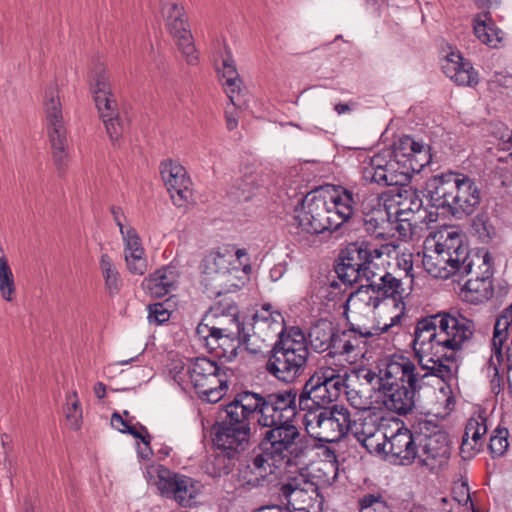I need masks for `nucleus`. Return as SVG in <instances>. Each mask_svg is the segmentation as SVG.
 Returning <instances> with one entry per match:
<instances>
[{
    "mask_svg": "<svg viewBox=\"0 0 512 512\" xmlns=\"http://www.w3.org/2000/svg\"><path fill=\"white\" fill-rule=\"evenodd\" d=\"M395 229L399 232V234L403 237L412 235V226H408L406 222H397Z\"/></svg>",
    "mask_w": 512,
    "mask_h": 512,
    "instance_id": "64",
    "label": "nucleus"
},
{
    "mask_svg": "<svg viewBox=\"0 0 512 512\" xmlns=\"http://www.w3.org/2000/svg\"><path fill=\"white\" fill-rule=\"evenodd\" d=\"M318 382L314 375L305 382L300 393L293 387L277 391L243 389L221 405L218 419L212 426V440L222 452L215 457L218 463L237 459L250 444L252 420L260 415V423L295 426L285 413L295 416L298 410L317 413L320 404Z\"/></svg>",
    "mask_w": 512,
    "mask_h": 512,
    "instance_id": "1",
    "label": "nucleus"
},
{
    "mask_svg": "<svg viewBox=\"0 0 512 512\" xmlns=\"http://www.w3.org/2000/svg\"><path fill=\"white\" fill-rule=\"evenodd\" d=\"M396 190L397 192L393 196V201L398 207H401V211L411 210L418 214L421 213L423 201L417 190H414L411 187H399Z\"/></svg>",
    "mask_w": 512,
    "mask_h": 512,
    "instance_id": "41",
    "label": "nucleus"
},
{
    "mask_svg": "<svg viewBox=\"0 0 512 512\" xmlns=\"http://www.w3.org/2000/svg\"><path fill=\"white\" fill-rule=\"evenodd\" d=\"M226 125L229 130H233L238 125L237 115L233 111L226 110Z\"/></svg>",
    "mask_w": 512,
    "mask_h": 512,
    "instance_id": "63",
    "label": "nucleus"
},
{
    "mask_svg": "<svg viewBox=\"0 0 512 512\" xmlns=\"http://www.w3.org/2000/svg\"><path fill=\"white\" fill-rule=\"evenodd\" d=\"M178 274L174 267L167 266L155 271L143 282L152 297L161 298L170 293L177 284Z\"/></svg>",
    "mask_w": 512,
    "mask_h": 512,
    "instance_id": "32",
    "label": "nucleus"
},
{
    "mask_svg": "<svg viewBox=\"0 0 512 512\" xmlns=\"http://www.w3.org/2000/svg\"><path fill=\"white\" fill-rule=\"evenodd\" d=\"M308 358L272 348L266 362V371L278 381L291 384L302 376Z\"/></svg>",
    "mask_w": 512,
    "mask_h": 512,
    "instance_id": "20",
    "label": "nucleus"
},
{
    "mask_svg": "<svg viewBox=\"0 0 512 512\" xmlns=\"http://www.w3.org/2000/svg\"><path fill=\"white\" fill-rule=\"evenodd\" d=\"M418 443L419 466L435 472L448 463L449 437L438 424L427 420L418 422Z\"/></svg>",
    "mask_w": 512,
    "mask_h": 512,
    "instance_id": "11",
    "label": "nucleus"
},
{
    "mask_svg": "<svg viewBox=\"0 0 512 512\" xmlns=\"http://www.w3.org/2000/svg\"><path fill=\"white\" fill-rule=\"evenodd\" d=\"M327 198L318 191L308 192L295 208L299 227L309 234L337 231L356 210L360 196L352 189L339 187Z\"/></svg>",
    "mask_w": 512,
    "mask_h": 512,
    "instance_id": "4",
    "label": "nucleus"
},
{
    "mask_svg": "<svg viewBox=\"0 0 512 512\" xmlns=\"http://www.w3.org/2000/svg\"><path fill=\"white\" fill-rule=\"evenodd\" d=\"M347 399L350 402V404L358 409V410H367L368 403L367 400L364 399L362 396L359 395L358 391L354 389L346 390Z\"/></svg>",
    "mask_w": 512,
    "mask_h": 512,
    "instance_id": "56",
    "label": "nucleus"
},
{
    "mask_svg": "<svg viewBox=\"0 0 512 512\" xmlns=\"http://www.w3.org/2000/svg\"><path fill=\"white\" fill-rule=\"evenodd\" d=\"M376 257L368 259L367 264L363 265L360 269V281L365 280L367 284H373L378 281V278L382 275L381 269L374 263Z\"/></svg>",
    "mask_w": 512,
    "mask_h": 512,
    "instance_id": "51",
    "label": "nucleus"
},
{
    "mask_svg": "<svg viewBox=\"0 0 512 512\" xmlns=\"http://www.w3.org/2000/svg\"><path fill=\"white\" fill-rule=\"evenodd\" d=\"M335 272L338 278L345 284L352 285L360 282V269H357V267L353 266L351 263L348 264L339 260L335 266Z\"/></svg>",
    "mask_w": 512,
    "mask_h": 512,
    "instance_id": "47",
    "label": "nucleus"
},
{
    "mask_svg": "<svg viewBox=\"0 0 512 512\" xmlns=\"http://www.w3.org/2000/svg\"><path fill=\"white\" fill-rule=\"evenodd\" d=\"M64 411L71 428L75 430L79 429L82 419V409L76 392L67 396V403Z\"/></svg>",
    "mask_w": 512,
    "mask_h": 512,
    "instance_id": "46",
    "label": "nucleus"
},
{
    "mask_svg": "<svg viewBox=\"0 0 512 512\" xmlns=\"http://www.w3.org/2000/svg\"><path fill=\"white\" fill-rule=\"evenodd\" d=\"M473 30L478 40L491 48L500 47L505 39V32L495 24L488 9L473 17Z\"/></svg>",
    "mask_w": 512,
    "mask_h": 512,
    "instance_id": "30",
    "label": "nucleus"
},
{
    "mask_svg": "<svg viewBox=\"0 0 512 512\" xmlns=\"http://www.w3.org/2000/svg\"><path fill=\"white\" fill-rule=\"evenodd\" d=\"M374 436L364 440L366 448L373 447L377 453H384L385 456L396 464L410 465L417 462L418 455V425L414 427V431L407 428H400L390 437L381 435V442H377L375 446L371 443Z\"/></svg>",
    "mask_w": 512,
    "mask_h": 512,
    "instance_id": "13",
    "label": "nucleus"
},
{
    "mask_svg": "<svg viewBox=\"0 0 512 512\" xmlns=\"http://www.w3.org/2000/svg\"><path fill=\"white\" fill-rule=\"evenodd\" d=\"M499 146L504 151H511L510 156L512 157V133H507L501 137Z\"/></svg>",
    "mask_w": 512,
    "mask_h": 512,
    "instance_id": "62",
    "label": "nucleus"
},
{
    "mask_svg": "<svg viewBox=\"0 0 512 512\" xmlns=\"http://www.w3.org/2000/svg\"><path fill=\"white\" fill-rule=\"evenodd\" d=\"M473 1L479 9H484V10H487V9L490 10L492 8H497L501 4V0H473Z\"/></svg>",
    "mask_w": 512,
    "mask_h": 512,
    "instance_id": "60",
    "label": "nucleus"
},
{
    "mask_svg": "<svg viewBox=\"0 0 512 512\" xmlns=\"http://www.w3.org/2000/svg\"><path fill=\"white\" fill-rule=\"evenodd\" d=\"M367 290L375 296H370L369 305L377 308L380 302L386 298H392L396 302L397 297L401 298L404 292L401 279L395 277L392 273L384 271L377 282L366 285Z\"/></svg>",
    "mask_w": 512,
    "mask_h": 512,
    "instance_id": "31",
    "label": "nucleus"
},
{
    "mask_svg": "<svg viewBox=\"0 0 512 512\" xmlns=\"http://www.w3.org/2000/svg\"><path fill=\"white\" fill-rule=\"evenodd\" d=\"M363 226L365 231L377 239L387 240L393 234L389 230L390 212L378 202V207L372 208L363 214Z\"/></svg>",
    "mask_w": 512,
    "mask_h": 512,
    "instance_id": "34",
    "label": "nucleus"
},
{
    "mask_svg": "<svg viewBox=\"0 0 512 512\" xmlns=\"http://www.w3.org/2000/svg\"><path fill=\"white\" fill-rule=\"evenodd\" d=\"M426 192L433 207L456 218L472 214L480 204V191L474 180L452 171L430 178Z\"/></svg>",
    "mask_w": 512,
    "mask_h": 512,
    "instance_id": "6",
    "label": "nucleus"
},
{
    "mask_svg": "<svg viewBox=\"0 0 512 512\" xmlns=\"http://www.w3.org/2000/svg\"><path fill=\"white\" fill-rule=\"evenodd\" d=\"M220 366L221 365L217 362L206 357L195 358L188 366L187 370L195 390L203 388L204 382L208 380L211 375L219 371Z\"/></svg>",
    "mask_w": 512,
    "mask_h": 512,
    "instance_id": "36",
    "label": "nucleus"
},
{
    "mask_svg": "<svg viewBox=\"0 0 512 512\" xmlns=\"http://www.w3.org/2000/svg\"><path fill=\"white\" fill-rule=\"evenodd\" d=\"M196 335L208 350L215 351L219 359L231 362L237 357L240 345L228 335L213 331L203 319L196 327Z\"/></svg>",
    "mask_w": 512,
    "mask_h": 512,
    "instance_id": "22",
    "label": "nucleus"
},
{
    "mask_svg": "<svg viewBox=\"0 0 512 512\" xmlns=\"http://www.w3.org/2000/svg\"><path fill=\"white\" fill-rule=\"evenodd\" d=\"M434 248H426L422 264L434 278L468 277L462 291L467 301L477 304L493 296L492 269L488 253H470L463 235L455 229H445L435 237Z\"/></svg>",
    "mask_w": 512,
    "mask_h": 512,
    "instance_id": "2",
    "label": "nucleus"
},
{
    "mask_svg": "<svg viewBox=\"0 0 512 512\" xmlns=\"http://www.w3.org/2000/svg\"><path fill=\"white\" fill-rule=\"evenodd\" d=\"M454 497L459 504L466 505L470 501L469 487L466 482H461L453 488Z\"/></svg>",
    "mask_w": 512,
    "mask_h": 512,
    "instance_id": "55",
    "label": "nucleus"
},
{
    "mask_svg": "<svg viewBox=\"0 0 512 512\" xmlns=\"http://www.w3.org/2000/svg\"><path fill=\"white\" fill-rule=\"evenodd\" d=\"M202 319L207 322V325L210 324L213 331L224 333L235 340L238 345H242L244 322H239L235 313L225 314L220 307H213L204 314Z\"/></svg>",
    "mask_w": 512,
    "mask_h": 512,
    "instance_id": "27",
    "label": "nucleus"
},
{
    "mask_svg": "<svg viewBox=\"0 0 512 512\" xmlns=\"http://www.w3.org/2000/svg\"><path fill=\"white\" fill-rule=\"evenodd\" d=\"M371 255L370 243L356 242L350 244L340 253L339 260L348 264L351 263L353 266L357 267V269H361L363 265L367 264L368 259L371 258Z\"/></svg>",
    "mask_w": 512,
    "mask_h": 512,
    "instance_id": "39",
    "label": "nucleus"
},
{
    "mask_svg": "<svg viewBox=\"0 0 512 512\" xmlns=\"http://www.w3.org/2000/svg\"><path fill=\"white\" fill-rule=\"evenodd\" d=\"M160 173L173 203L179 207L188 203L192 192L185 168L178 163L167 161L161 164Z\"/></svg>",
    "mask_w": 512,
    "mask_h": 512,
    "instance_id": "21",
    "label": "nucleus"
},
{
    "mask_svg": "<svg viewBox=\"0 0 512 512\" xmlns=\"http://www.w3.org/2000/svg\"><path fill=\"white\" fill-rule=\"evenodd\" d=\"M230 375H232L231 369L220 366L219 371L211 375L209 379L204 382L203 388L197 389L196 392L203 401L217 403L225 396L228 390V379Z\"/></svg>",
    "mask_w": 512,
    "mask_h": 512,
    "instance_id": "33",
    "label": "nucleus"
},
{
    "mask_svg": "<svg viewBox=\"0 0 512 512\" xmlns=\"http://www.w3.org/2000/svg\"><path fill=\"white\" fill-rule=\"evenodd\" d=\"M89 78L95 105L104 122L110 140L115 144L127 130L128 120L117 109L116 99L112 92L110 77L106 67L102 64L96 65Z\"/></svg>",
    "mask_w": 512,
    "mask_h": 512,
    "instance_id": "8",
    "label": "nucleus"
},
{
    "mask_svg": "<svg viewBox=\"0 0 512 512\" xmlns=\"http://www.w3.org/2000/svg\"><path fill=\"white\" fill-rule=\"evenodd\" d=\"M16 292L13 272L0 275V294L6 301H12Z\"/></svg>",
    "mask_w": 512,
    "mask_h": 512,
    "instance_id": "52",
    "label": "nucleus"
},
{
    "mask_svg": "<svg viewBox=\"0 0 512 512\" xmlns=\"http://www.w3.org/2000/svg\"><path fill=\"white\" fill-rule=\"evenodd\" d=\"M318 382L320 404L325 407L327 404L337 401L344 388L348 389L345 379L335 369L324 367L314 372Z\"/></svg>",
    "mask_w": 512,
    "mask_h": 512,
    "instance_id": "24",
    "label": "nucleus"
},
{
    "mask_svg": "<svg viewBox=\"0 0 512 512\" xmlns=\"http://www.w3.org/2000/svg\"><path fill=\"white\" fill-rule=\"evenodd\" d=\"M398 248L397 244L394 243H386L381 245L379 248L374 247L370 244V252L371 257H376L377 259L381 258L383 255L391 256V254L395 253Z\"/></svg>",
    "mask_w": 512,
    "mask_h": 512,
    "instance_id": "57",
    "label": "nucleus"
},
{
    "mask_svg": "<svg viewBox=\"0 0 512 512\" xmlns=\"http://www.w3.org/2000/svg\"><path fill=\"white\" fill-rule=\"evenodd\" d=\"M272 348L279 349L283 352H290L305 358L309 357L306 336L298 327H291L287 335L282 332Z\"/></svg>",
    "mask_w": 512,
    "mask_h": 512,
    "instance_id": "35",
    "label": "nucleus"
},
{
    "mask_svg": "<svg viewBox=\"0 0 512 512\" xmlns=\"http://www.w3.org/2000/svg\"><path fill=\"white\" fill-rule=\"evenodd\" d=\"M148 320L151 324L160 325L170 319L171 313L165 308L163 303H155L148 307Z\"/></svg>",
    "mask_w": 512,
    "mask_h": 512,
    "instance_id": "50",
    "label": "nucleus"
},
{
    "mask_svg": "<svg viewBox=\"0 0 512 512\" xmlns=\"http://www.w3.org/2000/svg\"><path fill=\"white\" fill-rule=\"evenodd\" d=\"M124 431L125 433L140 439L144 445H148L151 441V436L147 428L141 424H138L137 426L130 424V426L127 429H124Z\"/></svg>",
    "mask_w": 512,
    "mask_h": 512,
    "instance_id": "54",
    "label": "nucleus"
},
{
    "mask_svg": "<svg viewBox=\"0 0 512 512\" xmlns=\"http://www.w3.org/2000/svg\"><path fill=\"white\" fill-rule=\"evenodd\" d=\"M383 369L387 382L382 386V402L387 410L406 415L415 406L416 394L422 389L427 374L417 369L414 363L403 355H391Z\"/></svg>",
    "mask_w": 512,
    "mask_h": 512,
    "instance_id": "5",
    "label": "nucleus"
},
{
    "mask_svg": "<svg viewBox=\"0 0 512 512\" xmlns=\"http://www.w3.org/2000/svg\"><path fill=\"white\" fill-rule=\"evenodd\" d=\"M509 431L507 428L497 427L491 437L489 442V450L493 457H500L504 455L509 446L508 443Z\"/></svg>",
    "mask_w": 512,
    "mask_h": 512,
    "instance_id": "45",
    "label": "nucleus"
},
{
    "mask_svg": "<svg viewBox=\"0 0 512 512\" xmlns=\"http://www.w3.org/2000/svg\"><path fill=\"white\" fill-rule=\"evenodd\" d=\"M442 70L457 85L474 86L478 83V74L472 64L457 52H451L446 56Z\"/></svg>",
    "mask_w": 512,
    "mask_h": 512,
    "instance_id": "25",
    "label": "nucleus"
},
{
    "mask_svg": "<svg viewBox=\"0 0 512 512\" xmlns=\"http://www.w3.org/2000/svg\"><path fill=\"white\" fill-rule=\"evenodd\" d=\"M121 235L125 245V261L129 272L143 275L147 269V261L144 257V248L137 231L132 226H128L125 231L121 232Z\"/></svg>",
    "mask_w": 512,
    "mask_h": 512,
    "instance_id": "28",
    "label": "nucleus"
},
{
    "mask_svg": "<svg viewBox=\"0 0 512 512\" xmlns=\"http://www.w3.org/2000/svg\"><path fill=\"white\" fill-rule=\"evenodd\" d=\"M351 415L344 406L322 407L317 413H306L305 428L321 442L334 443L345 437L351 428Z\"/></svg>",
    "mask_w": 512,
    "mask_h": 512,
    "instance_id": "12",
    "label": "nucleus"
},
{
    "mask_svg": "<svg viewBox=\"0 0 512 512\" xmlns=\"http://www.w3.org/2000/svg\"><path fill=\"white\" fill-rule=\"evenodd\" d=\"M486 433V418L478 416L468 420L460 446V455L463 460H470L480 452L483 447V437Z\"/></svg>",
    "mask_w": 512,
    "mask_h": 512,
    "instance_id": "29",
    "label": "nucleus"
},
{
    "mask_svg": "<svg viewBox=\"0 0 512 512\" xmlns=\"http://www.w3.org/2000/svg\"><path fill=\"white\" fill-rule=\"evenodd\" d=\"M284 317L272 310L270 304H264L253 315L250 322L242 327V345L251 354H260L266 347V342L278 338L285 330Z\"/></svg>",
    "mask_w": 512,
    "mask_h": 512,
    "instance_id": "9",
    "label": "nucleus"
},
{
    "mask_svg": "<svg viewBox=\"0 0 512 512\" xmlns=\"http://www.w3.org/2000/svg\"><path fill=\"white\" fill-rule=\"evenodd\" d=\"M111 425L120 432L125 433L124 429H127L130 426V423L127 420H124L119 413L114 412L111 416Z\"/></svg>",
    "mask_w": 512,
    "mask_h": 512,
    "instance_id": "59",
    "label": "nucleus"
},
{
    "mask_svg": "<svg viewBox=\"0 0 512 512\" xmlns=\"http://www.w3.org/2000/svg\"><path fill=\"white\" fill-rule=\"evenodd\" d=\"M388 358L389 357L385 358L382 361L381 368L379 369V374L372 371L371 369L363 368L358 371V377L364 379L370 385H374V383L377 384L378 390L381 392L382 386L385 385V382H387V378L384 375L383 369L385 368V361Z\"/></svg>",
    "mask_w": 512,
    "mask_h": 512,
    "instance_id": "49",
    "label": "nucleus"
},
{
    "mask_svg": "<svg viewBox=\"0 0 512 512\" xmlns=\"http://www.w3.org/2000/svg\"><path fill=\"white\" fill-rule=\"evenodd\" d=\"M163 14L166 18L169 33L175 40L186 62L189 65L197 64L199 58L183 7L174 2L165 4Z\"/></svg>",
    "mask_w": 512,
    "mask_h": 512,
    "instance_id": "18",
    "label": "nucleus"
},
{
    "mask_svg": "<svg viewBox=\"0 0 512 512\" xmlns=\"http://www.w3.org/2000/svg\"><path fill=\"white\" fill-rule=\"evenodd\" d=\"M110 211H111V214H112L114 222L116 223V225L119 228L120 233L122 231H125V229H127L128 226H125L123 224V222H122V219H125V216H124V213H123L122 209L120 207H117V206H112L110 208Z\"/></svg>",
    "mask_w": 512,
    "mask_h": 512,
    "instance_id": "58",
    "label": "nucleus"
},
{
    "mask_svg": "<svg viewBox=\"0 0 512 512\" xmlns=\"http://www.w3.org/2000/svg\"><path fill=\"white\" fill-rule=\"evenodd\" d=\"M11 271H12V269L9 265V262L4 253V250L2 249V247H0V275H4Z\"/></svg>",
    "mask_w": 512,
    "mask_h": 512,
    "instance_id": "61",
    "label": "nucleus"
},
{
    "mask_svg": "<svg viewBox=\"0 0 512 512\" xmlns=\"http://www.w3.org/2000/svg\"><path fill=\"white\" fill-rule=\"evenodd\" d=\"M232 256L218 251L209 252L201 261L202 283L206 289L215 295H222L237 287L233 282L231 268Z\"/></svg>",
    "mask_w": 512,
    "mask_h": 512,
    "instance_id": "17",
    "label": "nucleus"
},
{
    "mask_svg": "<svg viewBox=\"0 0 512 512\" xmlns=\"http://www.w3.org/2000/svg\"><path fill=\"white\" fill-rule=\"evenodd\" d=\"M437 318L438 339L442 345L444 353L454 355L462 350L464 344L470 340L475 332V324L461 313L438 312L434 314Z\"/></svg>",
    "mask_w": 512,
    "mask_h": 512,
    "instance_id": "15",
    "label": "nucleus"
},
{
    "mask_svg": "<svg viewBox=\"0 0 512 512\" xmlns=\"http://www.w3.org/2000/svg\"><path fill=\"white\" fill-rule=\"evenodd\" d=\"M257 425L262 429L259 440L260 453L251 458L243 472L246 483L253 487L261 485L276 468L291 464L293 460L305 456L306 448L300 442L297 426H272L260 423V415H255Z\"/></svg>",
    "mask_w": 512,
    "mask_h": 512,
    "instance_id": "3",
    "label": "nucleus"
},
{
    "mask_svg": "<svg viewBox=\"0 0 512 512\" xmlns=\"http://www.w3.org/2000/svg\"><path fill=\"white\" fill-rule=\"evenodd\" d=\"M99 264L105 281V288L110 295L117 294L121 290L123 281L112 259L109 255L102 254Z\"/></svg>",
    "mask_w": 512,
    "mask_h": 512,
    "instance_id": "38",
    "label": "nucleus"
},
{
    "mask_svg": "<svg viewBox=\"0 0 512 512\" xmlns=\"http://www.w3.org/2000/svg\"><path fill=\"white\" fill-rule=\"evenodd\" d=\"M359 512H392L381 493L365 494L358 500Z\"/></svg>",
    "mask_w": 512,
    "mask_h": 512,
    "instance_id": "44",
    "label": "nucleus"
},
{
    "mask_svg": "<svg viewBox=\"0 0 512 512\" xmlns=\"http://www.w3.org/2000/svg\"><path fill=\"white\" fill-rule=\"evenodd\" d=\"M254 189V179L249 176L246 179L237 181V183L231 188L229 194L231 197L238 201H247L252 197Z\"/></svg>",
    "mask_w": 512,
    "mask_h": 512,
    "instance_id": "48",
    "label": "nucleus"
},
{
    "mask_svg": "<svg viewBox=\"0 0 512 512\" xmlns=\"http://www.w3.org/2000/svg\"><path fill=\"white\" fill-rule=\"evenodd\" d=\"M471 233L482 243H489L497 234L486 213H479L472 219Z\"/></svg>",
    "mask_w": 512,
    "mask_h": 512,
    "instance_id": "43",
    "label": "nucleus"
},
{
    "mask_svg": "<svg viewBox=\"0 0 512 512\" xmlns=\"http://www.w3.org/2000/svg\"><path fill=\"white\" fill-rule=\"evenodd\" d=\"M279 495L294 510L322 512L324 498L318 486L304 475L289 477L279 483Z\"/></svg>",
    "mask_w": 512,
    "mask_h": 512,
    "instance_id": "16",
    "label": "nucleus"
},
{
    "mask_svg": "<svg viewBox=\"0 0 512 512\" xmlns=\"http://www.w3.org/2000/svg\"><path fill=\"white\" fill-rule=\"evenodd\" d=\"M437 318L433 315L421 318L414 329L413 350L418 360L419 370L440 378L444 382L452 380L456 368L447 362H454V355L444 353L437 332Z\"/></svg>",
    "mask_w": 512,
    "mask_h": 512,
    "instance_id": "7",
    "label": "nucleus"
},
{
    "mask_svg": "<svg viewBox=\"0 0 512 512\" xmlns=\"http://www.w3.org/2000/svg\"><path fill=\"white\" fill-rule=\"evenodd\" d=\"M221 77L225 79L223 86L225 92L234 108L241 106V79L236 68L231 50L225 45L224 52L221 54V67L217 66Z\"/></svg>",
    "mask_w": 512,
    "mask_h": 512,
    "instance_id": "26",
    "label": "nucleus"
},
{
    "mask_svg": "<svg viewBox=\"0 0 512 512\" xmlns=\"http://www.w3.org/2000/svg\"><path fill=\"white\" fill-rule=\"evenodd\" d=\"M401 315H395L390 323L383 327H372L371 329L362 327H351L348 330H334L331 341V347L328 355L334 357L337 355L347 356L356 359L364 356L366 353V340L375 335H381L387 332L392 326L400 322Z\"/></svg>",
    "mask_w": 512,
    "mask_h": 512,
    "instance_id": "14",
    "label": "nucleus"
},
{
    "mask_svg": "<svg viewBox=\"0 0 512 512\" xmlns=\"http://www.w3.org/2000/svg\"><path fill=\"white\" fill-rule=\"evenodd\" d=\"M396 222H406L408 226H416L419 222H423L426 216H421L416 212L401 211V207H398L394 212Z\"/></svg>",
    "mask_w": 512,
    "mask_h": 512,
    "instance_id": "53",
    "label": "nucleus"
},
{
    "mask_svg": "<svg viewBox=\"0 0 512 512\" xmlns=\"http://www.w3.org/2000/svg\"><path fill=\"white\" fill-rule=\"evenodd\" d=\"M44 110L53 162L58 173L63 174L69 160L68 141L58 90L55 85H49L45 90Z\"/></svg>",
    "mask_w": 512,
    "mask_h": 512,
    "instance_id": "10",
    "label": "nucleus"
},
{
    "mask_svg": "<svg viewBox=\"0 0 512 512\" xmlns=\"http://www.w3.org/2000/svg\"><path fill=\"white\" fill-rule=\"evenodd\" d=\"M333 334L334 328L330 325L323 324L312 327L308 335L311 348L317 353L329 351Z\"/></svg>",
    "mask_w": 512,
    "mask_h": 512,
    "instance_id": "40",
    "label": "nucleus"
},
{
    "mask_svg": "<svg viewBox=\"0 0 512 512\" xmlns=\"http://www.w3.org/2000/svg\"><path fill=\"white\" fill-rule=\"evenodd\" d=\"M362 177L367 182L383 186L398 185L403 180L395 163L381 155H374L364 162Z\"/></svg>",
    "mask_w": 512,
    "mask_h": 512,
    "instance_id": "23",
    "label": "nucleus"
},
{
    "mask_svg": "<svg viewBox=\"0 0 512 512\" xmlns=\"http://www.w3.org/2000/svg\"><path fill=\"white\" fill-rule=\"evenodd\" d=\"M157 487L161 494L175 500L183 507H191L198 495L197 483L190 477L170 471L164 466L157 468Z\"/></svg>",
    "mask_w": 512,
    "mask_h": 512,
    "instance_id": "19",
    "label": "nucleus"
},
{
    "mask_svg": "<svg viewBox=\"0 0 512 512\" xmlns=\"http://www.w3.org/2000/svg\"><path fill=\"white\" fill-rule=\"evenodd\" d=\"M419 143L420 142L415 141L408 135L400 137L393 144L392 151L390 153V160L393 161L400 170L402 165L405 163L404 159L410 157L413 151H415L416 145Z\"/></svg>",
    "mask_w": 512,
    "mask_h": 512,
    "instance_id": "42",
    "label": "nucleus"
},
{
    "mask_svg": "<svg viewBox=\"0 0 512 512\" xmlns=\"http://www.w3.org/2000/svg\"><path fill=\"white\" fill-rule=\"evenodd\" d=\"M431 158L430 147L420 142L410 157L404 159L405 163L400 168V176L406 180L411 173H419L431 162Z\"/></svg>",
    "mask_w": 512,
    "mask_h": 512,
    "instance_id": "37",
    "label": "nucleus"
}]
</instances>
